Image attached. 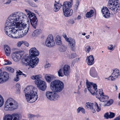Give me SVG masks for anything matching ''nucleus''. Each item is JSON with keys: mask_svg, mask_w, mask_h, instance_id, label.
I'll use <instances>...</instances> for the list:
<instances>
[{"mask_svg": "<svg viewBox=\"0 0 120 120\" xmlns=\"http://www.w3.org/2000/svg\"><path fill=\"white\" fill-rule=\"evenodd\" d=\"M69 23L70 24H73L75 22L73 20L71 19L69 21Z\"/></svg>", "mask_w": 120, "mask_h": 120, "instance_id": "nucleus-54", "label": "nucleus"}, {"mask_svg": "<svg viewBox=\"0 0 120 120\" xmlns=\"http://www.w3.org/2000/svg\"><path fill=\"white\" fill-rule=\"evenodd\" d=\"M103 16L105 18H108L110 16V12L108 9L106 7H103L101 10Z\"/></svg>", "mask_w": 120, "mask_h": 120, "instance_id": "nucleus-17", "label": "nucleus"}, {"mask_svg": "<svg viewBox=\"0 0 120 120\" xmlns=\"http://www.w3.org/2000/svg\"><path fill=\"white\" fill-rule=\"evenodd\" d=\"M19 75H16V77H15L14 79V80L16 82H17L19 80Z\"/></svg>", "mask_w": 120, "mask_h": 120, "instance_id": "nucleus-50", "label": "nucleus"}, {"mask_svg": "<svg viewBox=\"0 0 120 120\" xmlns=\"http://www.w3.org/2000/svg\"><path fill=\"white\" fill-rule=\"evenodd\" d=\"M40 30L39 29H37L35 30L32 34V35L34 37H36L40 33Z\"/></svg>", "mask_w": 120, "mask_h": 120, "instance_id": "nucleus-35", "label": "nucleus"}, {"mask_svg": "<svg viewBox=\"0 0 120 120\" xmlns=\"http://www.w3.org/2000/svg\"><path fill=\"white\" fill-rule=\"evenodd\" d=\"M24 91L25 93L26 99L28 103H31L34 102L38 98L37 88L32 86H27Z\"/></svg>", "mask_w": 120, "mask_h": 120, "instance_id": "nucleus-3", "label": "nucleus"}, {"mask_svg": "<svg viewBox=\"0 0 120 120\" xmlns=\"http://www.w3.org/2000/svg\"><path fill=\"white\" fill-rule=\"evenodd\" d=\"M101 104H99V105L96 102L93 103L89 102H87L85 105L86 109H90L93 113L96 110L98 112L101 109Z\"/></svg>", "mask_w": 120, "mask_h": 120, "instance_id": "nucleus-8", "label": "nucleus"}, {"mask_svg": "<svg viewBox=\"0 0 120 120\" xmlns=\"http://www.w3.org/2000/svg\"><path fill=\"white\" fill-rule=\"evenodd\" d=\"M22 55L19 52H15L12 54V58L15 61L17 62L20 60Z\"/></svg>", "mask_w": 120, "mask_h": 120, "instance_id": "nucleus-14", "label": "nucleus"}, {"mask_svg": "<svg viewBox=\"0 0 120 120\" xmlns=\"http://www.w3.org/2000/svg\"><path fill=\"white\" fill-rule=\"evenodd\" d=\"M94 58L92 55L87 56L86 59V61L87 64L89 65H92L94 63Z\"/></svg>", "mask_w": 120, "mask_h": 120, "instance_id": "nucleus-19", "label": "nucleus"}, {"mask_svg": "<svg viewBox=\"0 0 120 120\" xmlns=\"http://www.w3.org/2000/svg\"><path fill=\"white\" fill-rule=\"evenodd\" d=\"M7 70L11 73H13L14 72V69L10 67H7L6 68Z\"/></svg>", "mask_w": 120, "mask_h": 120, "instance_id": "nucleus-40", "label": "nucleus"}, {"mask_svg": "<svg viewBox=\"0 0 120 120\" xmlns=\"http://www.w3.org/2000/svg\"><path fill=\"white\" fill-rule=\"evenodd\" d=\"M42 77L41 75H33L30 77V78L32 79L37 80L38 79L41 78Z\"/></svg>", "mask_w": 120, "mask_h": 120, "instance_id": "nucleus-34", "label": "nucleus"}, {"mask_svg": "<svg viewBox=\"0 0 120 120\" xmlns=\"http://www.w3.org/2000/svg\"><path fill=\"white\" fill-rule=\"evenodd\" d=\"M8 74L6 72H1L0 70V83H3L7 80L8 79Z\"/></svg>", "mask_w": 120, "mask_h": 120, "instance_id": "nucleus-13", "label": "nucleus"}, {"mask_svg": "<svg viewBox=\"0 0 120 120\" xmlns=\"http://www.w3.org/2000/svg\"><path fill=\"white\" fill-rule=\"evenodd\" d=\"M24 36V34L22 31L20 30V29H18V27H17V28H15L13 30L11 34L9 35V36L13 38H18L22 37Z\"/></svg>", "mask_w": 120, "mask_h": 120, "instance_id": "nucleus-11", "label": "nucleus"}, {"mask_svg": "<svg viewBox=\"0 0 120 120\" xmlns=\"http://www.w3.org/2000/svg\"><path fill=\"white\" fill-rule=\"evenodd\" d=\"M12 64L11 62L9 60H8L6 61V63L4 64L5 65H9L11 64Z\"/></svg>", "mask_w": 120, "mask_h": 120, "instance_id": "nucleus-52", "label": "nucleus"}, {"mask_svg": "<svg viewBox=\"0 0 120 120\" xmlns=\"http://www.w3.org/2000/svg\"><path fill=\"white\" fill-rule=\"evenodd\" d=\"M27 116L29 118H31L35 116L34 115L31 114H28Z\"/></svg>", "mask_w": 120, "mask_h": 120, "instance_id": "nucleus-47", "label": "nucleus"}, {"mask_svg": "<svg viewBox=\"0 0 120 120\" xmlns=\"http://www.w3.org/2000/svg\"><path fill=\"white\" fill-rule=\"evenodd\" d=\"M44 82L41 80L40 78H39L35 80L34 81V82L35 84L37 85L38 87L39 86H41L43 83H44Z\"/></svg>", "mask_w": 120, "mask_h": 120, "instance_id": "nucleus-30", "label": "nucleus"}, {"mask_svg": "<svg viewBox=\"0 0 120 120\" xmlns=\"http://www.w3.org/2000/svg\"><path fill=\"white\" fill-rule=\"evenodd\" d=\"M16 93L19 94L20 93V90L19 89L18 90H17L16 92Z\"/></svg>", "mask_w": 120, "mask_h": 120, "instance_id": "nucleus-63", "label": "nucleus"}, {"mask_svg": "<svg viewBox=\"0 0 120 120\" xmlns=\"http://www.w3.org/2000/svg\"><path fill=\"white\" fill-rule=\"evenodd\" d=\"M119 73V70L117 69H115L113 70V72L111 76H110L109 78L111 80H113L115 79L118 77L119 74H118Z\"/></svg>", "mask_w": 120, "mask_h": 120, "instance_id": "nucleus-15", "label": "nucleus"}, {"mask_svg": "<svg viewBox=\"0 0 120 120\" xmlns=\"http://www.w3.org/2000/svg\"><path fill=\"white\" fill-rule=\"evenodd\" d=\"M64 84L63 82L59 80L52 81L50 84V88L53 92L47 91L46 95L48 99L51 101H55L58 99L59 97L56 93L61 92L64 89Z\"/></svg>", "mask_w": 120, "mask_h": 120, "instance_id": "nucleus-2", "label": "nucleus"}, {"mask_svg": "<svg viewBox=\"0 0 120 120\" xmlns=\"http://www.w3.org/2000/svg\"><path fill=\"white\" fill-rule=\"evenodd\" d=\"M94 13L93 10H90L89 12H87L86 14V17L88 18L91 17L93 16Z\"/></svg>", "mask_w": 120, "mask_h": 120, "instance_id": "nucleus-32", "label": "nucleus"}, {"mask_svg": "<svg viewBox=\"0 0 120 120\" xmlns=\"http://www.w3.org/2000/svg\"><path fill=\"white\" fill-rule=\"evenodd\" d=\"M22 64L23 65L26 66L30 65L32 68L34 67V66L36 65L34 64V62L32 61V60L30 58L28 55L23 56L21 60V62Z\"/></svg>", "mask_w": 120, "mask_h": 120, "instance_id": "nucleus-10", "label": "nucleus"}, {"mask_svg": "<svg viewBox=\"0 0 120 120\" xmlns=\"http://www.w3.org/2000/svg\"><path fill=\"white\" fill-rule=\"evenodd\" d=\"M66 41H67L69 42V41H70V39H73L72 38H67V37L65 38V39Z\"/></svg>", "mask_w": 120, "mask_h": 120, "instance_id": "nucleus-57", "label": "nucleus"}, {"mask_svg": "<svg viewBox=\"0 0 120 120\" xmlns=\"http://www.w3.org/2000/svg\"><path fill=\"white\" fill-rule=\"evenodd\" d=\"M63 72L64 75L68 76L70 72V66L67 65H65L63 68Z\"/></svg>", "mask_w": 120, "mask_h": 120, "instance_id": "nucleus-18", "label": "nucleus"}, {"mask_svg": "<svg viewBox=\"0 0 120 120\" xmlns=\"http://www.w3.org/2000/svg\"><path fill=\"white\" fill-rule=\"evenodd\" d=\"M45 45L47 46L51 47L55 45V43L53 40V37L52 35H49L45 41Z\"/></svg>", "mask_w": 120, "mask_h": 120, "instance_id": "nucleus-12", "label": "nucleus"}, {"mask_svg": "<svg viewBox=\"0 0 120 120\" xmlns=\"http://www.w3.org/2000/svg\"><path fill=\"white\" fill-rule=\"evenodd\" d=\"M115 88L116 90H117V87L116 85L115 86Z\"/></svg>", "mask_w": 120, "mask_h": 120, "instance_id": "nucleus-64", "label": "nucleus"}, {"mask_svg": "<svg viewBox=\"0 0 120 120\" xmlns=\"http://www.w3.org/2000/svg\"><path fill=\"white\" fill-rule=\"evenodd\" d=\"M3 120H12L11 114H8L5 115L3 117Z\"/></svg>", "mask_w": 120, "mask_h": 120, "instance_id": "nucleus-33", "label": "nucleus"}, {"mask_svg": "<svg viewBox=\"0 0 120 120\" xmlns=\"http://www.w3.org/2000/svg\"><path fill=\"white\" fill-rule=\"evenodd\" d=\"M12 116V120H19V116L17 113H14L11 114Z\"/></svg>", "mask_w": 120, "mask_h": 120, "instance_id": "nucleus-28", "label": "nucleus"}, {"mask_svg": "<svg viewBox=\"0 0 120 120\" xmlns=\"http://www.w3.org/2000/svg\"><path fill=\"white\" fill-rule=\"evenodd\" d=\"M66 47L64 45L61 46L59 48V50L61 52H64L66 50Z\"/></svg>", "mask_w": 120, "mask_h": 120, "instance_id": "nucleus-39", "label": "nucleus"}, {"mask_svg": "<svg viewBox=\"0 0 120 120\" xmlns=\"http://www.w3.org/2000/svg\"><path fill=\"white\" fill-rule=\"evenodd\" d=\"M91 49L90 47L89 46H87L85 48V51L87 52H89Z\"/></svg>", "mask_w": 120, "mask_h": 120, "instance_id": "nucleus-43", "label": "nucleus"}, {"mask_svg": "<svg viewBox=\"0 0 120 120\" xmlns=\"http://www.w3.org/2000/svg\"><path fill=\"white\" fill-rule=\"evenodd\" d=\"M68 45L71 49L74 51L75 49V40L73 39H70Z\"/></svg>", "mask_w": 120, "mask_h": 120, "instance_id": "nucleus-20", "label": "nucleus"}, {"mask_svg": "<svg viewBox=\"0 0 120 120\" xmlns=\"http://www.w3.org/2000/svg\"><path fill=\"white\" fill-rule=\"evenodd\" d=\"M55 42L56 44L58 45H60L62 44L60 36H57L55 39Z\"/></svg>", "mask_w": 120, "mask_h": 120, "instance_id": "nucleus-29", "label": "nucleus"}, {"mask_svg": "<svg viewBox=\"0 0 120 120\" xmlns=\"http://www.w3.org/2000/svg\"><path fill=\"white\" fill-rule=\"evenodd\" d=\"M45 76L46 80L48 82H50L55 78L53 75L50 74H46Z\"/></svg>", "mask_w": 120, "mask_h": 120, "instance_id": "nucleus-23", "label": "nucleus"}, {"mask_svg": "<svg viewBox=\"0 0 120 120\" xmlns=\"http://www.w3.org/2000/svg\"><path fill=\"white\" fill-rule=\"evenodd\" d=\"M49 66V64H46L45 65V68H47Z\"/></svg>", "mask_w": 120, "mask_h": 120, "instance_id": "nucleus-62", "label": "nucleus"}, {"mask_svg": "<svg viewBox=\"0 0 120 120\" xmlns=\"http://www.w3.org/2000/svg\"><path fill=\"white\" fill-rule=\"evenodd\" d=\"M30 20L31 25L35 29L37 25L38 22V19L36 16H34Z\"/></svg>", "mask_w": 120, "mask_h": 120, "instance_id": "nucleus-21", "label": "nucleus"}, {"mask_svg": "<svg viewBox=\"0 0 120 120\" xmlns=\"http://www.w3.org/2000/svg\"><path fill=\"white\" fill-rule=\"evenodd\" d=\"M63 70L61 68L57 72L59 76L62 77L64 76V74L63 72Z\"/></svg>", "mask_w": 120, "mask_h": 120, "instance_id": "nucleus-36", "label": "nucleus"}, {"mask_svg": "<svg viewBox=\"0 0 120 120\" xmlns=\"http://www.w3.org/2000/svg\"><path fill=\"white\" fill-rule=\"evenodd\" d=\"M11 1L10 0H8L7 1V2L5 3V4H10Z\"/></svg>", "mask_w": 120, "mask_h": 120, "instance_id": "nucleus-60", "label": "nucleus"}, {"mask_svg": "<svg viewBox=\"0 0 120 120\" xmlns=\"http://www.w3.org/2000/svg\"><path fill=\"white\" fill-rule=\"evenodd\" d=\"M4 48L5 51V54L7 56H9L10 54V49L8 45H5L4 46Z\"/></svg>", "mask_w": 120, "mask_h": 120, "instance_id": "nucleus-26", "label": "nucleus"}, {"mask_svg": "<svg viewBox=\"0 0 120 120\" xmlns=\"http://www.w3.org/2000/svg\"><path fill=\"white\" fill-rule=\"evenodd\" d=\"M90 74L91 76L94 77H97L98 75L97 71L93 68H91L90 71Z\"/></svg>", "mask_w": 120, "mask_h": 120, "instance_id": "nucleus-22", "label": "nucleus"}, {"mask_svg": "<svg viewBox=\"0 0 120 120\" xmlns=\"http://www.w3.org/2000/svg\"><path fill=\"white\" fill-rule=\"evenodd\" d=\"M46 84L45 82L43 83L41 86H38V88L39 89L42 91H44L46 89Z\"/></svg>", "mask_w": 120, "mask_h": 120, "instance_id": "nucleus-31", "label": "nucleus"}, {"mask_svg": "<svg viewBox=\"0 0 120 120\" xmlns=\"http://www.w3.org/2000/svg\"><path fill=\"white\" fill-rule=\"evenodd\" d=\"M86 84L89 91L92 94L96 93L97 95L96 96H99L100 97L101 95L104 94L102 89H99L98 92L97 91V86L95 84H94L92 82H89L87 81Z\"/></svg>", "mask_w": 120, "mask_h": 120, "instance_id": "nucleus-5", "label": "nucleus"}, {"mask_svg": "<svg viewBox=\"0 0 120 120\" xmlns=\"http://www.w3.org/2000/svg\"><path fill=\"white\" fill-rule=\"evenodd\" d=\"M79 2L78 0H77L74 6V9L75 11H76L77 10L78 8L79 5Z\"/></svg>", "mask_w": 120, "mask_h": 120, "instance_id": "nucleus-37", "label": "nucleus"}, {"mask_svg": "<svg viewBox=\"0 0 120 120\" xmlns=\"http://www.w3.org/2000/svg\"><path fill=\"white\" fill-rule=\"evenodd\" d=\"M26 17L23 18L22 20L19 21V22L17 24V27H18V29H20V30L22 31V33H24V35H25L27 33L29 28V25H27L24 24L23 22H22L24 20L26 19L27 18V17L26 15L25 14Z\"/></svg>", "mask_w": 120, "mask_h": 120, "instance_id": "nucleus-9", "label": "nucleus"}, {"mask_svg": "<svg viewBox=\"0 0 120 120\" xmlns=\"http://www.w3.org/2000/svg\"><path fill=\"white\" fill-rule=\"evenodd\" d=\"M64 15L68 17L71 15L73 13V10L71 9L63 11Z\"/></svg>", "mask_w": 120, "mask_h": 120, "instance_id": "nucleus-25", "label": "nucleus"}, {"mask_svg": "<svg viewBox=\"0 0 120 120\" xmlns=\"http://www.w3.org/2000/svg\"><path fill=\"white\" fill-rule=\"evenodd\" d=\"M96 98L99 99L102 102H105L107 101L109 97L107 96L104 95V94L101 95L100 97L96 96Z\"/></svg>", "mask_w": 120, "mask_h": 120, "instance_id": "nucleus-24", "label": "nucleus"}, {"mask_svg": "<svg viewBox=\"0 0 120 120\" xmlns=\"http://www.w3.org/2000/svg\"><path fill=\"white\" fill-rule=\"evenodd\" d=\"M82 107H80L77 109V111L78 113H79L80 111H81Z\"/></svg>", "mask_w": 120, "mask_h": 120, "instance_id": "nucleus-55", "label": "nucleus"}, {"mask_svg": "<svg viewBox=\"0 0 120 120\" xmlns=\"http://www.w3.org/2000/svg\"><path fill=\"white\" fill-rule=\"evenodd\" d=\"M104 117L106 119H108L109 118V113L107 112L105 113L104 114Z\"/></svg>", "mask_w": 120, "mask_h": 120, "instance_id": "nucleus-46", "label": "nucleus"}, {"mask_svg": "<svg viewBox=\"0 0 120 120\" xmlns=\"http://www.w3.org/2000/svg\"><path fill=\"white\" fill-rule=\"evenodd\" d=\"M76 56V54L75 53H71L69 57L70 58H75Z\"/></svg>", "mask_w": 120, "mask_h": 120, "instance_id": "nucleus-44", "label": "nucleus"}, {"mask_svg": "<svg viewBox=\"0 0 120 120\" xmlns=\"http://www.w3.org/2000/svg\"><path fill=\"white\" fill-rule=\"evenodd\" d=\"M4 103V100L3 97L0 94V107L3 105Z\"/></svg>", "mask_w": 120, "mask_h": 120, "instance_id": "nucleus-38", "label": "nucleus"}, {"mask_svg": "<svg viewBox=\"0 0 120 120\" xmlns=\"http://www.w3.org/2000/svg\"><path fill=\"white\" fill-rule=\"evenodd\" d=\"M55 5H57L59 8H60L62 6V5L60 3H58L56 4H55Z\"/></svg>", "mask_w": 120, "mask_h": 120, "instance_id": "nucleus-53", "label": "nucleus"}, {"mask_svg": "<svg viewBox=\"0 0 120 120\" xmlns=\"http://www.w3.org/2000/svg\"><path fill=\"white\" fill-rule=\"evenodd\" d=\"M54 6L55 8L54 9V11L55 12H57L60 9V8L57 5H55V4Z\"/></svg>", "mask_w": 120, "mask_h": 120, "instance_id": "nucleus-45", "label": "nucleus"}, {"mask_svg": "<svg viewBox=\"0 0 120 120\" xmlns=\"http://www.w3.org/2000/svg\"><path fill=\"white\" fill-rule=\"evenodd\" d=\"M113 102V100L111 99L108 101L107 103L105 105L106 106H109L112 104Z\"/></svg>", "mask_w": 120, "mask_h": 120, "instance_id": "nucleus-41", "label": "nucleus"}, {"mask_svg": "<svg viewBox=\"0 0 120 120\" xmlns=\"http://www.w3.org/2000/svg\"><path fill=\"white\" fill-rule=\"evenodd\" d=\"M18 106V103L13 99L9 98L6 100L4 105L5 110H13L17 109Z\"/></svg>", "mask_w": 120, "mask_h": 120, "instance_id": "nucleus-4", "label": "nucleus"}, {"mask_svg": "<svg viewBox=\"0 0 120 120\" xmlns=\"http://www.w3.org/2000/svg\"><path fill=\"white\" fill-rule=\"evenodd\" d=\"M23 44L26 46L27 47L29 45V44L27 42H24Z\"/></svg>", "mask_w": 120, "mask_h": 120, "instance_id": "nucleus-59", "label": "nucleus"}, {"mask_svg": "<svg viewBox=\"0 0 120 120\" xmlns=\"http://www.w3.org/2000/svg\"><path fill=\"white\" fill-rule=\"evenodd\" d=\"M29 4L31 6L34 7H37L36 5L35 4L32 2H29Z\"/></svg>", "mask_w": 120, "mask_h": 120, "instance_id": "nucleus-49", "label": "nucleus"}, {"mask_svg": "<svg viewBox=\"0 0 120 120\" xmlns=\"http://www.w3.org/2000/svg\"><path fill=\"white\" fill-rule=\"evenodd\" d=\"M81 112L83 114L85 113V109L82 107L81 108Z\"/></svg>", "mask_w": 120, "mask_h": 120, "instance_id": "nucleus-58", "label": "nucleus"}, {"mask_svg": "<svg viewBox=\"0 0 120 120\" xmlns=\"http://www.w3.org/2000/svg\"><path fill=\"white\" fill-rule=\"evenodd\" d=\"M81 16L80 15H79L77 17V19L78 20L80 19H81Z\"/></svg>", "mask_w": 120, "mask_h": 120, "instance_id": "nucleus-61", "label": "nucleus"}, {"mask_svg": "<svg viewBox=\"0 0 120 120\" xmlns=\"http://www.w3.org/2000/svg\"><path fill=\"white\" fill-rule=\"evenodd\" d=\"M109 118H112L114 117L115 115V114L114 113L111 112H109Z\"/></svg>", "mask_w": 120, "mask_h": 120, "instance_id": "nucleus-42", "label": "nucleus"}, {"mask_svg": "<svg viewBox=\"0 0 120 120\" xmlns=\"http://www.w3.org/2000/svg\"><path fill=\"white\" fill-rule=\"evenodd\" d=\"M25 14L21 12L13 13L8 17L6 21L4 30L6 34L8 36L15 28H17V24L19 21L26 18Z\"/></svg>", "mask_w": 120, "mask_h": 120, "instance_id": "nucleus-1", "label": "nucleus"}, {"mask_svg": "<svg viewBox=\"0 0 120 120\" xmlns=\"http://www.w3.org/2000/svg\"><path fill=\"white\" fill-rule=\"evenodd\" d=\"M29 54L30 56V58L32 60V61L34 62V64L36 65L38 63L39 59L36 57L39 54L38 51L34 48H33L30 50Z\"/></svg>", "mask_w": 120, "mask_h": 120, "instance_id": "nucleus-7", "label": "nucleus"}, {"mask_svg": "<svg viewBox=\"0 0 120 120\" xmlns=\"http://www.w3.org/2000/svg\"><path fill=\"white\" fill-rule=\"evenodd\" d=\"M16 75H21L22 74V72L20 70H17L16 72Z\"/></svg>", "mask_w": 120, "mask_h": 120, "instance_id": "nucleus-51", "label": "nucleus"}, {"mask_svg": "<svg viewBox=\"0 0 120 120\" xmlns=\"http://www.w3.org/2000/svg\"><path fill=\"white\" fill-rule=\"evenodd\" d=\"M24 42L23 41H21L18 42L17 44V45L18 47L20 46L21 45L23 44Z\"/></svg>", "mask_w": 120, "mask_h": 120, "instance_id": "nucleus-48", "label": "nucleus"}, {"mask_svg": "<svg viewBox=\"0 0 120 120\" xmlns=\"http://www.w3.org/2000/svg\"><path fill=\"white\" fill-rule=\"evenodd\" d=\"M107 6L111 11L112 14H115L119 7V1L118 0H110Z\"/></svg>", "mask_w": 120, "mask_h": 120, "instance_id": "nucleus-6", "label": "nucleus"}, {"mask_svg": "<svg viewBox=\"0 0 120 120\" xmlns=\"http://www.w3.org/2000/svg\"><path fill=\"white\" fill-rule=\"evenodd\" d=\"M110 47H108V49L110 50H112L113 48V46L112 45H110Z\"/></svg>", "mask_w": 120, "mask_h": 120, "instance_id": "nucleus-56", "label": "nucleus"}, {"mask_svg": "<svg viewBox=\"0 0 120 120\" xmlns=\"http://www.w3.org/2000/svg\"><path fill=\"white\" fill-rule=\"evenodd\" d=\"M72 5L71 1H66L64 2L63 6V11L69 10Z\"/></svg>", "mask_w": 120, "mask_h": 120, "instance_id": "nucleus-16", "label": "nucleus"}, {"mask_svg": "<svg viewBox=\"0 0 120 120\" xmlns=\"http://www.w3.org/2000/svg\"><path fill=\"white\" fill-rule=\"evenodd\" d=\"M25 11L26 12L27 15H28V17L30 19H30H31L34 16H36L35 14L27 9H25Z\"/></svg>", "mask_w": 120, "mask_h": 120, "instance_id": "nucleus-27", "label": "nucleus"}]
</instances>
